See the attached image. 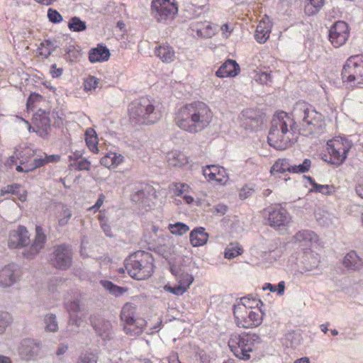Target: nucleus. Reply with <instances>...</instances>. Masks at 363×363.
I'll return each instance as SVG.
<instances>
[{
    "mask_svg": "<svg viewBox=\"0 0 363 363\" xmlns=\"http://www.w3.org/2000/svg\"><path fill=\"white\" fill-rule=\"evenodd\" d=\"M71 217H72L71 209L65 205L61 206V211H60L59 215H57V225L60 227L65 226L69 223Z\"/></svg>",
    "mask_w": 363,
    "mask_h": 363,
    "instance_id": "a19ab883",
    "label": "nucleus"
},
{
    "mask_svg": "<svg viewBox=\"0 0 363 363\" xmlns=\"http://www.w3.org/2000/svg\"><path fill=\"white\" fill-rule=\"evenodd\" d=\"M239 65L233 60L225 61L218 70L216 71V77L218 78L235 77L238 75Z\"/></svg>",
    "mask_w": 363,
    "mask_h": 363,
    "instance_id": "5701e85b",
    "label": "nucleus"
},
{
    "mask_svg": "<svg viewBox=\"0 0 363 363\" xmlns=\"http://www.w3.org/2000/svg\"><path fill=\"white\" fill-rule=\"evenodd\" d=\"M349 38V27L347 24L342 21H338L330 26L328 30V40L335 48H340L343 45Z\"/></svg>",
    "mask_w": 363,
    "mask_h": 363,
    "instance_id": "2eb2a0df",
    "label": "nucleus"
},
{
    "mask_svg": "<svg viewBox=\"0 0 363 363\" xmlns=\"http://www.w3.org/2000/svg\"><path fill=\"white\" fill-rule=\"evenodd\" d=\"M68 28L72 32H81L86 30V22L82 21L79 17H73L69 20Z\"/></svg>",
    "mask_w": 363,
    "mask_h": 363,
    "instance_id": "09e8293b",
    "label": "nucleus"
},
{
    "mask_svg": "<svg viewBox=\"0 0 363 363\" xmlns=\"http://www.w3.org/2000/svg\"><path fill=\"white\" fill-rule=\"evenodd\" d=\"M129 120L138 125H152L162 117L161 110L148 98H141L129 104Z\"/></svg>",
    "mask_w": 363,
    "mask_h": 363,
    "instance_id": "7ed1b4c3",
    "label": "nucleus"
},
{
    "mask_svg": "<svg viewBox=\"0 0 363 363\" xmlns=\"http://www.w3.org/2000/svg\"><path fill=\"white\" fill-rule=\"evenodd\" d=\"M135 307L131 303H126L121 309V319L123 323V330L130 336L140 335L146 325L143 318H135Z\"/></svg>",
    "mask_w": 363,
    "mask_h": 363,
    "instance_id": "1a4fd4ad",
    "label": "nucleus"
},
{
    "mask_svg": "<svg viewBox=\"0 0 363 363\" xmlns=\"http://www.w3.org/2000/svg\"><path fill=\"white\" fill-rule=\"evenodd\" d=\"M12 315L6 312L0 311V335H3L6 329L12 324Z\"/></svg>",
    "mask_w": 363,
    "mask_h": 363,
    "instance_id": "49530a36",
    "label": "nucleus"
},
{
    "mask_svg": "<svg viewBox=\"0 0 363 363\" xmlns=\"http://www.w3.org/2000/svg\"><path fill=\"white\" fill-rule=\"evenodd\" d=\"M255 80L260 84L268 85L272 82V74L266 72H258L256 74V77H255Z\"/></svg>",
    "mask_w": 363,
    "mask_h": 363,
    "instance_id": "4d7b16f0",
    "label": "nucleus"
},
{
    "mask_svg": "<svg viewBox=\"0 0 363 363\" xmlns=\"http://www.w3.org/2000/svg\"><path fill=\"white\" fill-rule=\"evenodd\" d=\"M317 222L322 226H328L330 224V216L323 211H318L315 213Z\"/></svg>",
    "mask_w": 363,
    "mask_h": 363,
    "instance_id": "6e6d98bb",
    "label": "nucleus"
},
{
    "mask_svg": "<svg viewBox=\"0 0 363 363\" xmlns=\"http://www.w3.org/2000/svg\"><path fill=\"white\" fill-rule=\"evenodd\" d=\"M86 144H87V147H89V150L92 151V152L96 153L99 151V148L96 145L95 137L86 138Z\"/></svg>",
    "mask_w": 363,
    "mask_h": 363,
    "instance_id": "774afa93",
    "label": "nucleus"
},
{
    "mask_svg": "<svg viewBox=\"0 0 363 363\" xmlns=\"http://www.w3.org/2000/svg\"><path fill=\"white\" fill-rule=\"evenodd\" d=\"M72 166L77 171L89 170L90 162L85 159H82L72 163Z\"/></svg>",
    "mask_w": 363,
    "mask_h": 363,
    "instance_id": "680f3d73",
    "label": "nucleus"
},
{
    "mask_svg": "<svg viewBox=\"0 0 363 363\" xmlns=\"http://www.w3.org/2000/svg\"><path fill=\"white\" fill-rule=\"evenodd\" d=\"M41 100V96L40 94H38L36 93H32L30 94V96H29L28 99H27V109H30L33 107V104L35 102H38Z\"/></svg>",
    "mask_w": 363,
    "mask_h": 363,
    "instance_id": "338daca9",
    "label": "nucleus"
},
{
    "mask_svg": "<svg viewBox=\"0 0 363 363\" xmlns=\"http://www.w3.org/2000/svg\"><path fill=\"white\" fill-rule=\"evenodd\" d=\"M189 188V187L186 184H174V187H172V191H174L176 196H179L187 192Z\"/></svg>",
    "mask_w": 363,
    "mask_h": 363,
    "instance_id": "e2e57ef3",
    "label": "nucleus"
},
{
    "mask_svg": "<svg viewBox=\"0 0 363 363\" xmlns=\"http://www.w3.org/2000/svg\"><path fill=\"white\" fill-rule=\"evenodd\" d=\"M95 333L104 340L111 338V323L108 320H101L98 323L92 322Z\"/></svg>",
    "mask_w": 363,
    "mask_h": 363,
    "instance_id": "72a5a7b5",
    "label": "nucleus"
},
{
    "mask_svg": "<svg viewBox=\"0 0 363 363\" xmlns=\"http://www.w3.org/2000/svg\"><path fill=\"white\" fill-rule=\"evenodd\" d=\"M109 57L110 51L104 45H98L96 48L89 50V60L91 63L105 62Z\"/></svg>",
    "mask_w": 363,
    "mask_h": 363,
    "instance_id": "b1692460",
    "label": "nucleus"
},
{
    "mask_svg": "<svg viewBox=\"0 0 363 363\" xmlns=\"http://www.w3.org/2000/svg\"><path fill=\"white\" fill-rule=\"evenodd\" d=\"M155 56L158 57L162 62L169 63L176 59V52L173 48L167 44H162L155 48Z\"/></svg>",
    "mask_w": 363,
    "mask_h": 363,
    "instance_id": "a878e982",
    "label": "nucleus"
},
{
    "mask_svg": "<svg viewBox=\"0 0 363 363\" xmlns=\"http://www.w3.org/2000/svg\"><path fill=\"white\" fill-rule=\"evenodd\" d=\"M79 57V52L77 49H75L74 46L69 45L67 49H65V60L73 62L76 60Z\"/></svg>",
    "mask_w": 363,
    "mask_h": 363,
    "instance_id": "13d9d810",
    "label": "nucleus"
},
{
    "mask_svg": "<svg viewBox=\"0 0 363 363\" xmlns=\"http://www.w3.org/2000/svg\"><path fill=\"white\" fill-rule=\"evenodd\" d=\"M62 284V279L59 278H52L48 284V291L54 298L58 299L57 288Z\"/></svg>",
    "mask_w": 363,
    "mask_h": 363,
    "instance_id": "3c124183",
    "label": "nucleus"
},
{
    "mask_svg": "<svg viewBox=\"0 0 363 363\" xmlns=\"http://www.w3.org/2000/svg\"><path fill=\"white\" fill-rule=\"evenodd\" d=\"M101 286L106 289L110 294L114 296H122L124 293L127 292V288L115 285L113 283L108 280H101Z\"/></svg>",
    "mask_w": 363,
    "mask_h": 363,
    "instance_id": "e433bc0d",
    "label": "nucleus"
},
{
    "mask_svg": "<svg viewBox=\"0 0 363 363\" xmlns=\"http://www.w3.org/2000/svg\"><path fill=\"white\" fill-rule=\"evenodd\" d=\"M20 186L17 184L8 185L1 189V196H4L7 194L18 195V190Z\"/></svg>",
    "mask_w": 363,
    "mask_h": 363,
    "instance_id": "052dcab7",
    "label": "nucleus"
},
{
    "mask_svg": "<svg viewBox=\"0 0 363 363\" xmlns=\"http://www.w3.org/2000/svg\"><path fill=\"white\" fill-rule=\"evenodd\" d=\"M170 272L175 277L177 286L166 285L164 290L175 296H182L193 283V276L189 273L187 265L181 262L170 264Z\"/></svg>",
    "mask_w": 363,
    "mask_h": 363,
    "instance_id": "0eeeda50",
    "label": "nucleus"
},
{
    "mask_svg": "<svg viewBox=\"0 0 363 363\" xmlns=\"http://www.w3.org/2000/svg\"><path fill=\"white\" fill-rule=\"evenodd\" d=\"M21 272L18 265L10 263L0 269V286L9 288L20 280Z\"/></svg>",
    "mask_w": 363,
    "mask_h": 363,
    "instance_id": "dca6fc26",
    "label": "nucleus"
},
{
    "mask_svg": "<svg viewBox=\"0 0 363 363\" xmlns=\"http://www.w3.org/2000/svg\"><path fill=\"white\" fill-rule=\"evenodd\" d=\"M35 125H36V130L33 131L40 134V136L45 137L48 133L49 125H50V121H49L48 116L45 112H43L42 115H35Z\"/></svg>",
    "mask_w": 363,
    "mask_h": 363,
    "instance_id": "c85d7f7f",
    "label": "nucleus"
},
{
    "mask_svg": "<svg viewBox=\"0 0 363 363\" xmlns=\"http://www.w3.org/2000/svg\"><path fill=\"white\" fill-rule=\"evenodd\" d=\"M160 232L161 230L158 227L152 225L149 229L146 230L145 233H144V242L148 245H155L159 242L158 240L160 238Z\"/></svg>",
    "mask_w": 363,
    "mask_h": 363,
    "instance_id": "c9c22d12",
    "label": "nucleus"
},
{
    "mask_svg": "<svg viewBox=\"0 0 363 363\" xmlns=\"http://www.w3.org/2000/svg\"><path fill=\"white\" fill-rule=\"evenodd\" d=\"M323 127V115L311 105L298 101L291 111V116L284 111L274 115L267 137L268 144L275 150H284L295 141L296 131L305 135H315L321 133Z\"/></svg>",
    "mask_w": 363,
    "mask_h": 363,
    "instance_id": "f257e3e1",
    "label": "nucleus"
},
{
    "mask_svg": "<svg viewBox=\"0 0 363 363\" xmlns=\"http://www.w3.org/2000/svg\"><path fill=\"white\" fill-rule=\"evenodd\" d=\"M342 81L348 87H354L363 82V57L352 55L343 65Z\"/></svg>",
    "mask_w": 363,
    "mask_h": 363,
    "instance_id": "6e6552de",
    "label": "nucleus"
},
{
    "mask_svg": "<svg viewBox=\"0 0 363 363\" xmlns=\"http://www.w3.org/2000/svg\"><path fill=\"white\" fill-rule=\"evenodd\" d=\"M65 311L69 313V326L74 325L78 328L84 323L86 319V312L81 307L80 302L77 298L69 300L67 298L63 302Z\"/></svg>",
    "mask_w": 363,
    "mask_h": 363,
    "instance_id": "ddd939ff",
    "label": "nucleus"
},
{
    "mask_svg": "<svg viewBox=\"0 0 363 363\" xmlns=\"http://www.w3.org/2000/svg\"><path fill=\"white\" fill-rule=\"evenodd\" d=\"M311 166V161L309 159H305L301 163L298 164H291L289 172L294 174H303L307 172Z\"/></svg>",
    "mask_w": 363,
    "mask_h": 363,
    "instance_id": "de8ad7c7",
    "label": "nucleus"
},
{
    "mask_svg": "<svg viewBox=\"0 0 363 363\" xmlns=\"http://www.w3.org/2000/svg\"><path fill=\"white\" fill-rule=\"evenodd\" d=\"M259 305H262L261 301L257 300L252 295H249L240 298V300L234 304V306H233V310L243 307L245 308V311H254L259 309V308H257Z\"/></svg>",
    "mask_w": 363,
    "mask_h": 363,
    "instance_id": "c756f323",
    "label": "nucleus"
},
{
    "mask_svg": "<svg viewBox=\"0 0 363 363\" xmlns=\"http://www.w3.org/2000/svg\"><path fill=\"white\" fill-rule=\"evenodd\" d=\"M309 182H311V191L313 192L321 193L323 195H330L334 191V187L328 184H318L313 182L311 177H308Z\"/></svg>",
    "mask_w": 363,
    "mask_h": 363,
    "instance_id": "37998d69",
    "label": "nucleus"
},
{
    "mask_svg": "<svg viewBox=\"0 0 363 363\" xmlns=\"http://www.w3.org/2000/svg\"><path fill=\"white\" fill-rule=\"evenodd\" d=\"M319 265V256L312 252H305L301 264L298 265V272L305 274L311 271L317 269Z\"/></svg>",
    "mask_w": 363,
    "mask_h": 363,
    "instance_id": "412c9836",
    "label": "nucleus"
},
{
    "mask_svg": "<svg viewBox=\"0 0 363 363\" xmlns=\"http://www.w3.org/2000/svg\"><path fill=\"white\" fill-rule=\"evenodd\" d=\"M52 52H54V45L48 40H45V42L42 43L40 48H38V54L44 58L48 57Z\"/></svg>",
    "mask_w": 363,
    "mask_h": 363,
    "instance_id": "603ef678",
    "label": "nucleus"
},
{
    "mask_svg": "<svg viewBox=\"0 0 363 363\" xmlns=\"http://www.w3.org/2000/svg\"><path fill=\"white\" fill-rule=\"evenodd\" d=\"M45 242H46V235L43 233V228L37 225L34 242L31 243L30 247L28 250L23 251V257L29 259L34 258L40 250L43 249Z\"/></svg>",
    "mask_w": 363,
    "mask_h": 363,
    "instance_id": "6ab92c4d",
    "label": "nucleus"
},
{
    "mask_svg": "<svg viewBox=\"0 0 363 363\" xmlns=\"http://www.w3.org/2000/svg\"><path fill=\"white\" fill-rule=\"evenodd\" d=\"M99 86V79L94 76H89L84 79V90L89 91L95 89Z\"/></svg>",
    "mask_w": 363,
    "mask_h": 363,
    "instance_id": "5fc2aeb1",
    "label": "nucleus"
},
{
    "mask_svg": "<svg viewBox=\"0 0 363 363\" xmlns=\"http://www.w3.org/2000/svg\"><path fill=\"white\" fill-rule=\"evenodd\" d=\"M291 164L287 159H279L277 162L274 163L271 168L272 174L284 173L289 172Z\"/></svg>",
    "mask_w": 363,
    "mask_h": 363,
    "instance_id": "c03bdc74",
    "label": "nucleus"
},
{
    "mask_svg": "<svg viewBox=\"0 0 363 363\" xmlns=\"http://www.w3.org/2000/svg\"><path fill=\"white\" fill-rule=\"evenodd\" d=\"M351 147L352 143L349 139L343 137L334 138L326 143L328 155H325L323 159L329 164L339 166L345 161Z\"/></svg>",
    "mask_w": 363,
    "mask_h": 363,
    "instance_id": "423d86ee",
    "label": "nucleus"
},
{
    "mask_svg": "<svg viewBox=\"0 0 363 363\" xmlns=\"http://www.w3.org/2000/svg\"><path fill=\"white\" fill-rule=\"evenodd\" d=\"M235 318L236 326L241 328H252L262 323V312L259 309L245 310V308H238L233 310Z\"/></svg>",
    "mask_w": 363,
    "mask_h": 363,
    "instance_id": "9d476101",
    "label": "nucleus"
},
{
    "mask_svg": "<svg viewBox=\"0 0 363 363\" xmlns=\"http://www.w3.org/2000/svg\"><path fill=\"white\" fill-rule=\"evenodd\" d=\"M213 117L208 105L202 101H196L179 109L175 123L182 130L196 134L208 128Z\"/></svg>",
    "mask_w": 363,
    "mask_h": 363,
    "instance_id": "f03ea898",
    "label": "nucleus"
},
{
    "mask_svg": "<svg viewBox=\"0 0 363 363\" xmlns=\"http://www.w3.org/2000/svg\"><path fill=\"white\" fill-rule=\"evenodd\" d=\"M166 158L167 162L173 167H181L188 163L187 157L178 150H172L168 152Z\"/></svg>",
    "mask_w": 363,
    "mask_h": 363,
    "instance_id": "473e14b6",
    "label": "nucleus"
},
{
    "mask_svg": "<svg viewBox=\"0 0 363 363\" xmlns=\"http://www.w3.org/2000/svg\"><path fill=\"white\" fill-rule=\"evenodd\" d=\"M271 30L272 24H270V21H269L268 18L260 21L258 26H257L256 33H255L257 42L264 43L268 40Z\"/></svg>",
    "mask_w": 363,
    "mask_h": 363,
    "instance_id": "393cba45",
    "label": "nucleus"
},
{
    "mask_svg": "<svg viewBox=\"0 0 363 363\" xmlns=\"http://www.w3.org/2000/svg\"><path fill=\"white\" fill-rule=\"evenodd\" d=\"M168 230H169L170 233L175 236H182L189 231V227L182 222H178L168 225Z\"/></svg>",
    "mask_w": 363,
    "mask_h": 363,
    "instance_id": "79ce46f5",
    "label": "nucleus"
},
{
    "mask_svg": "<svg viewBox=\"0 0 363 363\" xmlns=\"http://www.w3.org/2000/svg\"><path fill=\"white\" fill-rule=\"evenodd\" d=\"M152 188L147 185L144 184H138L136 186L135 191H133L132 194L133 202L143 206L148 205V201L150 200L149 197Z\"/></svg>",
    "mask_w": 363,
    "mask_h": 363,
    "instance_id": "4be33fe9",
    "label": "nucleus"
},
{
    "mask_svg": "<svg viewBox=\"0 0 363 363\" xmlns=\"http://www.w3.org/2000/svg\"><path fill=\"white\" fill-rule=\"evenodd\" d=\"M267 219L269 225L274 228L286 226L291 222L289 213L279 206H274L267 209Z\"/></svg>",
    "mask_w": 363,
    "mask_h": 363,
    "instance_id": "f3484780",
    "label": "nucleus"
},
{
    "mask_svg": "<svg viewBox=\"0 0 363 363\" xmlns=\"http://www.w3.org/2000/svg\"><path fill=\"white\" fill-rule=\"evenodd\" d=\"M302 342V337L298 332H291L285 335L284 345L288 348L295 350L300 346Z\"/></svg>",
    "mask_w": 363,
    "mask_h": 363,
    "instance_id": "4c0bfd02",
    "label": "nucleus"
},
{
    "mask_svg": "<svg viewBox=\"0 0 363 363\" xmlns=\"http://www.w3.org/2000/svg\"><path fill=\"white\" fill-rule=\"evenodd\" d=\"M343 265L348 269L357 270L363 266L362 259L357 255L354 251H350L345 255L343 259Z\"/></svg>",
    "mask_w": 363,
    "mask_h": 363,
    "instance_id": "2f4dec72",
    "label": "nucleus"
},
{
    "mask_svg": "<svg viewBox=\"0 0 363 363\" xmlns=\"http://www.w3.org/2000/svg\"><path fill=\"white\" fill-rule=\"evenodd\" d=\"M99 220H100L101 229L104 230L106 237H112V231L111 230L110 225L107 223L106 219L100 215Z\"/></svg>",
    "mask_w": 363,
    "mask_h": 363,
    "instance_id": "69168bd1",
    "label": "nucleus"
},
{
    "mask_svg": "<svg viewBox=\"0 0 363 363\" xmlns=\"http://www.w3.org/2000/svg\"><path fill=\"white\" fill-rule=\"evenodd\" d=\"M18 354L26 362L35 361L41 357V343L38 340L24 338L18 346Z\"/></svg>",
    "mask_w": 363,
    "mask_h": 363,
    "instance_id": "f8f14e48",
    "label": "nucleus"
},
{
    "mask_svg": "<svg viewBox=\"0 0 363 363\" xmlns=\"http://www.w3.org/2000/svg\"><path fill=\"white\" fill-rule=\"evenodd\" d=\"M44 325H45V331L48 333H56L58 330L57 320L54 313H48L44 316Z\"/></svg>",
    "mask_w": 363,
    "mask_h": 363,
    "instance_id": "ea45409f",
    "label": "nucleus"
},
{
    "mask_svg": "<svg viewBox=\"0 0 363 363\" xmlns=\"http://www.w3.org/2000/svg\"><path fill=\"white\" fill-rule=\"evenodd\" d=\"M99 357L96 353L85 350L80 352L77 358V363H97Z\"/></svg>",
    "mask_w": 363,
    "mask_h": 363,
    "instance_id": "a18cd8bd",
    "label": "nucleus"
},
{
    "mask_svg": "<svg viewBox=\"0 0 363 363\" xmlns=\"http://www.w3.org/2000/svg\"><path fill=\"white\" fill-rule=\"evenodd\" d=\"M253 186H252L251 184H247L245 186L242 187L241 190H240V194H238V195H240V198H241V199H245L250 196H251L252 194H253Z\"/></svg>",
    "mask_w": 363,
    "mask_h": 363,
    "instance_id": "0e129e2a",
    "label": "nucleus"
},
{
    "mask_svg": "<svg viewBox=\"0 0 363 363\" xmlns=\"http://www.w3.org/2000/svg\"><path fill=\"white\" fill-rule=\"evenodd\" d=\"M208 235L205 232V229L202 227H199L193 229L190 233V242L193 247L203 246L208 242Z\"/></svg>",
    "mask_w": 363,
    "mask_h": 363,
    "instance_id": "bb28decb",
    "label": "nucleus"
},
{
    "mask_svg": "<svg viewBox=\"0 0 363 363\" xmlns=\"http://www.w3.org/2000/svg\"><path fill=\"white\" fill-rule=\"evenodd\" d=\"M285 289V283L281 281L277 285H272L271 283H267L262 286V290H269L271 292H277L279 296H281L284 294Z\"/></svg>",
    "mask_w": 363,
    "mask_h": 363,
    "instance_id": "864d4df0",
    "label": "nucleus"
},
{
    "mask_svg": "<svg viewBox=\"0 0 363 363\" xmlns=\"http://www.w3.org/2000/svg\"><path fill=\"white\" fill-rule=\"evenodd\" d=\"M261 342L259 335L255 333H233L228 340V347L234 356L241 360H248L251 357L254 347Z\"/></svg>",
    "mask_w": 363,
    "mask_h": 363,
    "instance_id": "39448f33",
    "label": "nucleus"
},
{
    "mask_svg": "<svg viewBox=\"0 0 363 363\" xmlns=\"http://www.w3.org/2000/svg\"><path fill=\"white\" fill-rule=\"evenodd\" d=\"M123 161V157L121 155L116 154L113 152H109L101 158V165L107 169L115 168L118 167Z\"/></svg>",
    "mask_w": 363,
    "mask_h": 363,
    "instance_id": "7c9ffc66",
    "label": "nucleus"
},
{
    "mask_svg": "<svg viewBox=\"0 0 363 363\" xmlns=\"http://www.w3.org/2000/svg\"><path fill=\"white\" fill-rule=\"evenodd\" d=\"M191 28H192L193 31H196V34H198V36L201 38H208L213 33H212V29L211 28L210 24L208 23H202V22H196L193 23L192 26H191Z\"/></svg>",
    "mask_w": 363,
    "mask_h": 363,
    "instance_id": "f704fd0d",
    "label": "nucleus"
},
{
    "mask_svg": "<svg viewBox=\"0 0 363 363\" xmlns=\"http://www.w3.org/2000/svg\"><path fill=\"white\" fill-rule=\"evenodd\" d=\"M294 242L298 243L303 247H308L310 244L317 240V235L311 230H300L294 237Z\"/></svg>",
    "mask_w": 363,
    "mask_h": 363,
    "instance_id": "cd10ccee",
    "label": "nucleus"
},
{
    "mask_svg": "<svg viewBox=\"0 0 363 363\" xmlns=\"http://www.w3.org/2000/svg\"><path fill=\"white\" fill-rule=\"evenodd\" d=\"M30 242L28 230L23 225H19L16 230L9 233L8 247L11 249H21Z\"/></svg>",
    "mask_w": 363,
    "mask_h": 363,
    "instance_id": "a211bd4d",
    "label": "nucleus"
},
{
    "mask_svg": "<svg viewBox=\"0 0 363 363\" xmlns=\"http://www.w3.org/2000/svg\"><path fill=\"white\" fill-rule=\"evenodd\" d=\"M48 21H51L52 23H60L63 20L60 13L51 8L48 10Z\"/></svg>",
    "mask_w": 363,
    "mask_h": 363,
    "instance_id": "bf43d9fd",
    "label": "nucleus"
},
{
    "mask_svg": "<svg viewBox=\"0 0 363 363\" xmlns=\"http://www.w3.org/2000/svg\"><path fill=\"white\" fill-rule=\"evenodd\" d=\"M307 1L305 13L308 16H313L317 14L323 8L325 0H307Z\"/></svg>",
    "mask_w": 363,
    "mask_h": 363,
    "instance_id": "58836bf2",
    "label": "nucleus"
},
{
    "mask_svg": "<svg viewBox=\"0 0 363 363\" xmlns=\"http://www.w3.org/2000/svg\"><path fill=\"white\" fill-rule=\"evenodd\" d=\"M203 176L209 182L224 184L227 181L225 168L218 165H208L203 168Z\"/></svg>",
    "mask_w": 363,
    "mask_h": 363,
    "instance_id": "aec40b11",
    "label": "nucleus"
},
{
    "mask_svg": "<svg viewBox=\"0 0 363 363\" xmlns=\"http://www.w3.org/2000/svg\"><path fill=\"white\" fill-rule=\"evenodd\" d=\"M154 259L148 252L138 250L125 259V267L129 277L137 280H145L152 276Z\"/></svg>",
    "mask_w": 363,
    "mask_h": 363,
    "instance_id": "20e7f679",
    "label": "nucleus"
},
{
    "mask_svg": "<svg viewBox=\"0 0 363 363\" xmlns=\"http://www.w3.org/2000/svg\"><path fill=\"white\" fill-rule=\"evenodd\" d=\"M178 9L172 0H152L151 13L159 23L172 20Z\"/></svg>",
    "mask_w": 363,
    "mask_h": 363,
    "instance_id": "9b49d317",
    "label": "nucleus"
},
{
    "mask_svg": "<svg viewBox=\"0 0 363 363\" xmlns=\"http://www.w3.org/2000/svg\"><path fill=\"white\" fill-rule=\"evenodd\" d=\"M51 264L59 269H67L72 264V251L69 246L62 244L54 247L51 255Z\"/></svg>",
    "mask_w": 363,
    "mask_h": 363,
    "instance_id": "4468645a",
    "label": "nucleus"
},
{
    "mask_svg": "<svg viewBox=\"0 0 363 363\" xmlns=\"http://www.w3.org/2000/svg\"><path fill=\"white\" fill-rule=\"evenodd\" d=\"M241 254L242 248H240L238 243H230L225 249L224 255L225 258L231 259Z\"/></svg>",
    "mask_w": 363,
    "mask_h": 363,
    "instance_id": "8fccbe9b",
    "label": "nucleus"
}]
</instances>
